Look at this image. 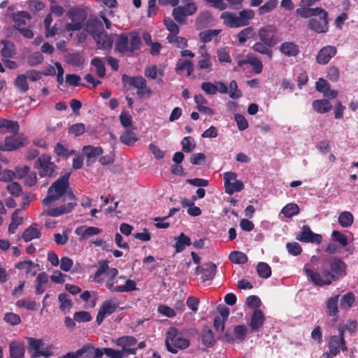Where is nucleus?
I'll return each mask as SVG.
<instances>
[{
  "instance_id": "nucleus-1",
  "label": "nucleus",
  "mask_w": 358,
  "mask_h": 358,
  "mask_svg": "<svg viewBox=\"0 0 358 358\" xmlns=\"http://www.w3.org/2000/svg\"><path fill=\"white\" fill-rule=\"evenodd\" d=\"M118 271L115 268H110L107 261H100L98 263V269L94 275L93 280L96 283L105 285V287L110 292H115V284L118 282V280L124 278L123 277L117 278Z\"/></svg>"
},
{
  "instance_id": "nucleus-2",
  "label": "nucleus",
  "mask_w": 358,
  "mask_h": 358,
  "mask_svg": "<svg viewBox=\"0 0 358 358\" xmlns=\"http://www.w3.org/2000/svg\"><path fill=\"white\" fill-rule=\"evenodd\" d=\"M85 30L92 36L98 48L108 50L112 48L113 43V35H108L106 31L101 30V23L97 20L89 19L85 24Z\"/></svg>"
},
{
  "instance_id": "nucleus-3",
  "label": "nucleus",
  "mask_w": 358,
  "mask_h": 358,
  "mask_svg": "<svg viewBox=\"0 0 358 358\" xmlns=\"http://www.w3.org/2000/svg\"><path fill=\"white\" fill-rule=\"evenodd\" d=\"M255 16V13L251 9H244L239 12L238 15L224 11L220 17L223 20V23L231 28H237L245 27L249 24L250 20Z\"/></svg>"
},
{
  "instance_id": "nucleus-4",
  "label": "nucleus",
  "mask_w": 358,
  "mask_h": 358,
  "mask_svg": "<svg viewBox=\"0 0 358 358\" xmlns=\"http://www.w3.org/2000/svg\"><path fill=\"white\" fill-rule=\"evenodd\" d=\"M69 173H66L52 183L48 189L47 196L43 200V206H50L64 195L69 187Z\"/></svg>"
},
{
  "instance_id": "nucleus-5",
  "label": "nucleus",
  "mask_w": 358,
  "mask_h": 358,
  "mask_svg": "<svg viewBox=\"0 0 358 358\" xmlns=\"http://www.w3.org/2000/svg\"><path fill=\"white\" fill-rule=\"evenodd\" d=\"M165 344L168 351L176 354L178 350L188 348L189 341L176 328L170 327L166 334Z\"/></svg>"
},
{
  "instance_id": "nucleus-6",
  "label": "nucleus",
  "mask_w": 358,
  "mask_h": 358,
  "mask_svg": "<svg viewBox=\"0 0 358 358\" xmlns=\"http://www.w3.org/2000/svg\"><path fill=\"white\" fill-rule=\"evenodd\" d=\"M303 271L307 277L317 286L329 285L337 278L328 268H323L321 273L313 271L307 265L303 267Z\"/></svg>"
},
{
  "instance_id": "nucleus-7",
  "label": "nucleus",
  "mask_w": 358,
  "mask_h": 358,
  "mask_svg": "<svg viewBox=\"0 0 358 358\" xmlns=\"http://www.w3.org/2000/svg\"><path fill=\"white\" fill-rule=\"evenodd\" d=\"M67 16L71 22L66 24V29L67 31H78L83 27L87 15L85 10L76 8L69 10Z\"/></svg>"
},
{
  "instance_id": "nucleus-8",
  "label": "nucleus",
  "mask_w": 358,
  "mask_h": 358,
  "mask_svg": "<svg viewBox=\"0 0 358 358\" xmlns=\"http://www.w3.org/2000/svg\"><path fill=\"white\" fill-rule=\"evenodd\" d=\"M28 342L29 348L32 351L31 358L39 357H50L52 355L51 347L45 346L42 339H38L33 337H26Z\"/></svg>"
},
{
  "instance_id": "nucleus-9",
  "label": "nucleus",
  "mask_w": 358,
  "mask_h": 358,
  "mask_svg": "<svg viewBox=\"0 0 358 358\" xmlns=\"http://www.w3.org/2000/svg\"><path fill=\"white\" fill-rule=\"evenodd\" d=\"M183 6H178L173 10V16L176 21L180 24L186 22V17L193 15L197 7L192 0H182Z\"/></svg>"
},
{
  "instance_id": "nucleus-10",
  "label": "nucleus",
  "mask_w": 358,
  "mask_h": 358,
  "mask_svg": "<svg viewBox=\"0 0 358 358\" xmlns=\"http://www.w3.org/2000/svg\"><path fill=\"white\" fill-rule=\"evenodd\" d=\"M122 80L137 89L136 94L140 98H148L152 94L151 90L147 86L146 80L142 77H130L124 75Z\"/></svg>"
},
{
  "instance_id": "nucleus-11",
  "label": "nucleus",
  "mask_w": 358,
  "mask_h": 358,
  "mask_svg": "<svg viewBox=\"0 0 358 358\" xmlns=\"http://www.w3.org/2000/svg\"><path fill=\"white\" fill-rule=\"evenodd\" d=\"M35 167L39 170L41 177L50 178L56 175V166L51 162V157L48 155L40 156L35 163Z\"/></svg>"
},
{
  "instance_id": "nucleus-12",
  "label": "nucleus",
  "mask_w": 358,
  "mask_h": 358,
  "mask_svg": "<svg viewBox=\"0 0 358 358\" xmlns=\"http://www.w3.org/2000/svg\"><path fill=\"white\" fill-rule=\"evenodd\" d=\"M223 179L225 192L229 195L241 192L244 189L243 182L237 180V174L234 172L229 171L224 173Z\"/></svg>"
},
{
  "instance_id": "nucleus-13",
  "label": "nucleus",
  "mask_w": 358,
  "mask_h": 358,
  "mask_svg": "<svg viewBox=\"0 0 358 358\" xmlns=\"http://www.w3.org/2000/svg\"><path fill=\"white\" fill-rule=\"evenodd\" d=\"M329 350L324 353L326 358H333L336 357L341 350L346 351L348 348L345 344V338L337 337L336 335L329 337L328 341Z\"/></svg>"
},
{
  "instance_id": "nucleus-14",
  "label": "nucleus",
  "mask_w": 358,
  "mask_h": 358,
  "mask_svg": "<svg viewBox=\"0 0 358 358\" xmlns=\"http://www.w3.org/2000/svg\"><path fill=\"white\" fill-rule=\"evenodd\" d=\"M324 13H320L319 17H313L308 22V27L314 31L322 34L326 33L329 30L328 13L323 9Z\"/></svg>"
},
{
  "instance_id": "nucleus-15",
  "label": "nucleus",
  "mask_w": 358,
  "mask_h": 358,
  "mask_svg": "<svg viewBox=\"0 0 358 358\" xmlns=\"http://www.w3.org/2000/svg\"><path fill=\"white\" fill-rule=\"evenodd\" d=\"M276 31L275 26L268 24L258 29V36L260 41L266 42L270 46H275L279 42L275 36Z\"/></svg>"
},
{
  "instance_id": "nucleus-16",
  "label": "nucleus",
  "mask_w": 358,
  "mask_h": 358,
  "mask_svg": "<svg viewBox=\"0 0 358 358\" xmlns=\"http://www.w3.org/2000/svg\"><path fill=\"white\" fill-rule=\"evenodd\" d=\"M136 343L137 340L134 337L129 336H122L115 341V344L122 348L121 352H122L124 357L136 353L138 348H132Z\"/></svg>"
},
{
  "instance_id": "nucleus-17",
  "label": "nucleus",
  "mask_w": 358,
  "mask_h": 358,
  "mask_svg": "<svg viewBox=\"0 0 358 358\" xmlns=\"http://www.w3.org/2000/svg\"><path fill=\"white\" fill-rule=\"evenodd\" d=\"M119 303L115 299H109L103 302L99 308L96 322L99 325L102 323L104 318L113 313L118 308Z\"/></svg>"
},
{
  "instance_id": "nucleus-18",
  "label": "nucleus",
  "mask_w": 358,
  "mask_h": 358,
  "mask_svg": "<svg viewBox=\"0 0 358 358\" xmlns=\"http://www.w3.org/2000/svg\"><path fill=\"white\" fill-rule=\"evenodd\" d=\"M102 231L99 227L81 225L76 228L75 234L79 237L80 241L87 240L90 241L95 236L101 234Z\"/></svg>"
},
{
  "instance_id": "nucleus-19",
  "label": "nucleus",
  "mask_w": 358,
  "mask_h": 358,
  "mask_svg": "<svg viewBox=\"0 0 358 358\" xmlns=\"http://www.w3.org/2000/svg\"><path fill=\"white\" fill-rule=\"evenodd\" d=\"M26 138L23 136L13 135L7 136L3 143H0V150L12 151L24 145Z\"/></svg>"
},
{
  "instance_id": "nucleus-20",
  "label": "nucleus",
  "mask_w": 358,
  "mask_h": 358,
  "mask_svg": "<svg viewBox=\"0 0 358 358\" xmlns=\"http://www.w3.org/2000/svg\"><path fill=\"white\" fill-rule=\"evenodd\" d=\"M296 239L301 242L319 244L322 241V236L313 233L308 225H303L301 231L296 235Z\"/></svg>"
},
{
  "instance_id": "nucleus-21",
  "label": "nucleus",
  "mask_w": 358,
  "mask_h": 358,
  "mask_svg": "<svg viewBox=\"0 0 358 358\" xmlns=\"http://www.w3.org/2000/svg\"><path fill=\"white\" fill-rule=\"evenodd\" d=\"M216 265L211 262H208L201 266H198L195 273L196 275H201V280L205 282L213 279L216 273Z\"/></svg>"
},
{
  "instance_id": "nucleus-22",
  "label": "nucleus",
  "mask_w": 358,
  "mask_h": 358,
  "mask_svg": "<svg viewBox=\"0 0 358 358\" xmlns=\"http://www.w3.org/2000/svg\"><path fill=\"white\" fill-rule=\"evenodd\" d=\"M67 195L72 201L64 206L48 209L45 213L49 216L58 217L63 214L70 213L76 205V203L75 202L76 197L72 192H68Z\"/></svg>"
},
{
  "instance_id": "nucleus-23",
  "label": "nucleus",
  "mask_w": 358,
  "mask_h": 358,
  "mask_svg": "<svg viewBox=\"0 0 358 358\" xmlns=\"http://www.w3.org/2000/svg\"><path fill=\"white\" fill-rule=\"evenodd\" d=\"M336 48L332 45H327L323 47L317 53L316 60L320 64H327L330 59L336 54Z\"/></svg>"
},
{
  "instance_id": "nucleus-24",
  "label": "nucleus",
  "mask_w": 358,
  "mask_h": 358,
  "mask_svg": "<svg viewBox=\"0 0 358 358\" xmlns=\"http://www.w3.org/2000/svg\"><path fill=\"white\" fill-rule=\"evenodd\" d=\"M279 51L287 57H296L300 52L299 45L292 41L282 43L279 46Z\"/></svg>"
},
{
  "instance_id": "nucleus-25",
  "label": "nucleus",
  "mask_w": 358,
  "mask_h": 358,
  "mask_svg": "<svg viewBox=\"0 0 358 358\" xmlns=\"http://www.w3.org/2000/svg\"><path fill=\"white\" fill-rule=\"evenodd\" d=\"M20 125L17 122L9 120L6 119L0 120V134H6L8 132L13 135L18 133Z\"/></svg>"
},
{
  "instance_id": "nucleus-26",
  "label": "nucleus",
  "mask_w": 358,
  "mask_h": 358,
  "mask_svg": "<svg viewBox=\"0 0 358 358\" xmlns=\"http://www.w3.org/2000/svg\"><path fill=\"white\" fill-rule=\"evenodd\" d=\"M10 358H24L25 347L23 342L13 341L9 344Z\"/></svg>"
},
{
  "instance_id": "nucleus-27",
  "label": "nucleus",
  "mask_w": 358,
  "mask_h": 358,
  "mask_svg": "<svg viewBox=\"0 0 358 358\" xmlns=\"http://www.w3.org/2000/svg\"><path fill=\"white\" fill-rule=\"evenodd\" d=\"M329 266L332 273L343 276L346 274V264L341 259L334 257L329 261Z\"/></svg>"
},
{
  "instance_id": "nucleus-28",
  "label": "nucleus",
  "mask_w": 358,
  "mask_h": 358,
  "mask_svg": "<svg viewBox=\"0 0 358 358\" xmlns=\"http://www.w3.org/2000/svg\"><path fill=\"white\" fill-rule=\"evenodd\" d=\"M83 151L87 156L86 163L87 166L94 163L96 158L103 153V149L101 147H93L91 145L84 146Z\"/></svg>"
},
{
  "instance_id": "nucleus-29",
  "label": "nucleus",
  "mask_w": 358,
  "mask_h": 358,
  "mask_svg": "<svg viewBox=\"0 0 358 358\" xmlns=\"http://www.w3.org/2000/svg\"><path fill=\"white\" fill-rule=\"evenodd\" d=\"M80 356L83 358H101V351L100 348H96L93 345H85L79 349Z\"/></svg>"
},
{
  "instance_id": "nucleus-30",
  "label": "nucleus",
  "mask_w": 358,
  "mask_h": 358,
  "mask_svg": "<svg viewBox=\"0 0 358 358\" xmlns=\"http://www.w3.org/2000/svg\"><path fill=\"white\" fill-rule=\"evenodd\" d=\"M296 13L300 17L308 18L310 17H316L320 13H324L322 8H310L308 6H300V8L296 10Z\"/></svg>"
},
{
  "instance_id": "nucleus-31",
  "label": "nucleus",
  "mask_w": 358,
  "mask_h": 358,
  "mask_svg": "<svg viewBox=\"0 0 358 358\" xmlns=\"http://www.w3.org/2000/svg\"><path fill=\"white\" fill-rule=\"evenodd\" d=\"M265 317L261 310H255L251 315L250 327L252 330H259L264 324Z\"/></svg>"
},
{
  "instance_id": "nucleus-32",
  "label": "nucleus",
  "mask_w": 358,
  "mask_h": 358,
  "mask_svg": "<svg viewBox=\"0 0 358 358\" xmlns=\"http://www.w3.org/2000/svg\"><path fill=\"white\" fill-rule=\"evenodd\" d=\"M194 101L196 104V108L199 112L208 114L209 115H213L214 114V110L206 106L208 103V101L203 95H195Z\"/></svg>"
},
{
  "instance_id": "nucleus-33",
  "label": "nucleus",
  "mask_w": 358,
  "mask_h": 358,
  "mask_svg": "<svg viewBox=\"0 0 358 358\" xmlns=\"http://www.w3.org/2000/svg\"><path fill=\"white\" fill-rule=\"evenodd\" d=\"M339 294L330 297L327 301V315L329 317H334L338 313V303L339 301Z\"/></svg>"
},
{
  "instance_id": "nucleus-34",
  "label": "nucleus",
  "mask_w": 358,
  "mask_h": 358,
  "mask_svg": "<svg viewBox=\"0 0 358 358\" xmlns=\"http://www.w3.org/2000/svg\"><path fill=\"white\" fill-rule=\"evenodd\" d=\"M273 46H270L266 42L262 41L256 42L252 47V49L258 53L265 55L268 57L270 59L272 58L273 51L271 49Z\"/></svg>"
},
{
  "instance_id": "nucleus-35",
  "label": "nucleus",
  "mask_w": 358,
  "mask_h": 358,
  "mask_svg": "<svg viewBox=\"0 0 358 358\" xmlns=\"http://www.w3.org/2000/svg\"><path fill=\"white\" fill-rule=\"evenodd\" d=\"M175 241L174 248L176 252H182L186 246H189L192 244L190 238L183 233H181L178 236L176 237Z\"/></svg>"
},
{
  "instance_id": "nucleus-36",
  "label": "nucleus",
  "mask_w": 358,
  "mask_h": 358,
  "mask_svg": "<svg viewBox=\"0 0 358 358\" xmlns=\"http://www.w3.org/2000/svg\"><path fill=\"white\" fill-rule=\"evenodd\" d=\"M41 236V231L36 227V224H31L26 229L22 234V238L25 242L31 241L34 238H38Z\"/></svg>"
},
{
  "instance_id": "nucleus-37",
  "label": "nucleus",
  "mask_w": 358,
  "mask_h": 358,
  "mask_svg": "<svg viewBox=\"0 0 358 358\" xmlns=\"http://www.w3.org/2000/svg\"><path fill=\"white\" fill-rule=\"evenodd\" d=\"M187 71V76H192L194 71V65L191 60L179 59L176 65V71Z\"/></svg>"
},
{
  "instance_id": "nucleus-38",
  "label": "nucleus",
  "mask_w": 358,
  "mask_h": 358,
  "mask_svg": "<svg viewBox=\"0 0 358 358\" xmlns=\"http://www.w3.org/2000/svg\"><path fill=\"white\" fill-rule=\"evenodd\" d=\"M145 76L147 78L155 80L157 83L162 82V77L163 73L162 71L159 70L155 65L146 67L145 69Z\"/></svg>"
},
{
  "instance_id": "nucleus-39",
  "label": "nucleus",
  "mask_w": 358,
  "mask_h": 358,
  "mask_svg": "<svg viewBox=\"0 0 358 358\" xmlns=\"http://www.w3.org/2000/svg\"><path fill=\"white\" fill-rule=\"evenodd\" d=\"M313 108L317 113H325L331 109L332 106L328 100L320 99L313 102Z\"/></svg>"
},
{
  "instance_id": "nucleus-40",
  "label": "nucleus",
  "mask_w": 358,
  "mask_h": 358,
  "mask_svg": "<svg viewBox=\"0 0 358 358\" xmlns=\"http://www.w3.org/2000/svg\"><path fill=\"white\" fill-rule=\"evenodd\" d=\"M20 209H16L12 214L11 222L8 226V232L14 234L19 225L22 224V217L20 216Z\"/></svg>"
},
{
  "instance_id": "nucleus-41",
  "label": "nucleus",
  "mask_w": 358,
  "mask_h": 358,
  "mask_svg": "<svg viewBox=\"0 0 358 358\" xmlns=\"http://www.w3.org/2000/svg\"><path fill=\"white\" fill-rule=\"evenodd\" d=\"M338 222L342 227H349L354 222V216L349 211H343L338 215Z\"/></svg>"
},
{
  "instance_id": "nucleus-42",
  "label": "nucleus",
  "mask_w": 358,
  "mask_h": 358,
  "mask_svg": "<svg viewBox=\"0 0 358 358\" xmlns=\"http://www.w3.org/2000/svg\"><path fill=\"white\" fill-rule=\"evenodd\" d=\"M48 282V275L42 272L39 273L36 279V292L37 294H42L45 291V285Z\"/></svg>"
},
{
  "instance_id": "nucleus-43",
  "label": "nucleus",
  "mask_w": 358,
  "mask_h": 358,
  "mask_svg": "<svg viewBox=\"0 0 358 358\" xmlns=\"http://www.w3.org/2000/svg\"><path fill=\"white\" fill-rule=\"evenodd\" d=\"M177 35L178 34H169L166 37L168 42L180 49L187 48V41L185 38L178 36Z\"/></svg>"
},
{
  "instance_id": "nucleus-44",
  "label": "nucleus",
  "mask_w": 358,
  "mask_h": 358,
  "mask_svg": "<svg viewBox=\"0 0 358 358\" xmlns=\"http://www.w3.org/2000/svg\"><path fill=\"white\" fill-rule=\"evenodd\" d=\"M201 341L206 347H211L215 343L214 335L211 329L205 328L201 332Z\"/></svg>"
},
{
  "instance_id": "nucleus-45",
  "label": "nucleus",
  "mask_w": 358,
  "mask_h": 358,
  "mask_svg": "<svg viewBox=\"0 0 358 358\" xmlns=\"http://www.w3.org/2000/svg\"><path fill=\"white\" fill-rule=\"evenodd\" d=\"M281 213L288 218L296 215L299 213V206L294 203H288L282 208Z\"/></svg>"
},
{
  "instance_id": "nucleus-46",
  "label": "nucleus",
  "mask_w": 358,
  "mask_h": 358,
  "mask_svg": "<svg viewBox=\"0 0 358 358\" xmlns=\"http://www.w3.org/2000/svg\"><path fill=\"white\" fill-rule=\"evenodd\" d=\"M36 264L31 261H23L20 262L15 264V267L19 270H24L27 274L31 273V275H35L36 273V271L32 269L36 267Z\"/></svg>"
},
{
  "instance_id": "nucleus-47",
  "label": "nucleus",
  "mask_w": 358,
  "mask_h": 358,
  "mask_svg": "<svg viewBox=\"0 0 358 358\" xmlns=\"http://www.w3.org/2000/svg\"><path fill=\"white\" fill-rule=\"evenodd\" d=\"M220 29H208L200 32L199 38L203 43H208L216 38L220 34Z\"/></svg>"
},
{
  "instance_id": "nucleus-48",
  "label": "nucleus",
  "mask_w": 358,
  "mask_h": 358,
  "mask_svg": "<svg viewBox=\"0 0 358 358\" xmlns=\"http://www.w3.org/2000/svg\"><path fill=\"white\" fill-rule=\"evenodd\" d=\"M1 43L3 45L1 50L2 57L3 58L12 57L15 54V48L13 43L8 41H2Z\"/></svg>"
},
{
  "instance_id": "nucleus-49",
  "label": "nucleus",
  "mask_w": 358,
  "mask_h": 358,
  "mask_svg": "<svg viewBox=\"0 0 358 358\" xmlns=\"http://www.w3.org/2000/svg\"><path fill=\"white\" fill-rule=\"evenodd\" d=\"M254 34V29L252 27H248L242 29L237 35L239 43H245L248 39L251 38Z\"/></svg>"
},
{
  "instance_id": "nucleus-50",
  "label": "nucleus",
  "mask_w": 358,
  "mask_h": 358,
  "mask_svg": "<svg viewBox=\"0 0 358 358\" xmlns=\"http://www.w3.org/2000/svg\"><path fill=\"white\" fill-rule=\"evenodd\" d=\"M355 300L353 293L348 292L342 296L341 299V308L343 310H348L352 306Z\"/></svg>"
},
{
  "instance_id": "nucleus-51",
  "label": "nucleus",
  "mask_w": 358,
  "mask_h": 358,
  "mask_svg": "<svg viewBox=\"0 0 358 358\" xmlns=\"http://www.w3.org/2000/svg\"><path fill=\"white\" fill-rule=\"evenodd\" d=\"M229 258L231 262L237 264H243L248 262L247 255L245 253L238 251L231 252Z\"/></svg>"
},
{
  "instance_id": "nucleus-52",
  "label": "nucleus",
  "mask_w": 358,
  "mask_h": 358,
  "mask_svg": "<svg viewBox=\"0 0 358 358\" xmlns=\"http://www.w3.org/2000/svg\"><path fill=\"white\" fill-rule=\"evenodd\" d=\"M278 0H268L261 6L258 9V14L263 15L265 13H270L278 5Z\"/></svg>"
},
{
  "instance_id": "nucleus-53",
  "label": "nucleus",
  "mask_w": 358,
  "mask_h": 358,
  "mask_svg": "<svg viewBox=\"0 0 358 358\" xmlns=\"http://www.w3.org/2000/svg\"><path fill=\"white\" fill-rule=\"evenodd\" d=\"M58 300L60 303L59 308L64 312L69 310L73 306V302L68 298V295L65 293L59 294Z\"/></svg>"
},
{
  "instance_id": "nucleus-54",
  "label": "nucleus",
  "mask_w": 358,
  "mask_h": 358,
  "mask_svg": "<svg viewBox=\"0 0 358 358\" xmlns=\"http://www.w3.org/2000/svg\"><path fill=\"white\" fill-rule=\"evenodd\" d=\"M258 275L263 278H268L271 275L270 266L265 262H259L257 266Z\"/></svg>"
},
{
  "instance_id": "nucleus-55",
  "label": "nucleus",
  "mask_w": 358,
  "mask_h": 358,
  "mask_svg": "<svg viewBox=\"0 0 358 358\" xmlns=\"http://www.w3.org/2000/svg\"><path fill=\"white\" fill-rule=\"evenodd\" d=\"M27 80V76L24 74H20L15 78V87L22 92H26L29 90Z\"/></svg>"
},
{
  "instance_id": "nucleus-56",
  "label": "nucleus",
  "mask_w": 358,
  "mask_h": 358,
  "mask_svg": "<svg viewBox=\"0 0 358 358\" xmlns=\"http://www.w3.org/2000/svg\"><path fill=\"white\" fill-rule=\"evenodd\" d=\"M198 67L201 70H204L206 73H210L213 71V62L211 57H201L198 61Z\"/></svg>"
},
{
  "instance_id": "nucleus-57",
  "label": "nucleus",
  "mask_w": 358,
  "mask_h": 358,
  "mask_svg": "<svg viewBox=\"0 0 358 358\" xmlns=\"http://www.w3.org/2000/svg\"><path fill=\"white\" fill-rule=\"evenodd\" d=\"M137 289L136 283L133 280H127L124 285L116 286L114 289L115 292H131Z\"/></svg>"
},
{
  "instance_id": "nucleus-58",
  "label": "nucleus",
  "mask_w": 358,
  "mask_h": 358,
  "mask_svg": "<svg viewBox=\"0 0 358 358\" xmlns=\"http://www.w3.org/2000/svg\"><path fill=\"white\" fill-rule=\"evenodd\" d=\"M69 232L70 230L69 229H65L62 234L55 233L54 234V241L55 243L58 245H65L69 240Z\"/></svg>"
},
{
  "instance_id": "nucleus-59",
  "label": "nucleus",
  "mask_w": 358,
  "mask_h": 358,
  "mask_svg": "<svg viewBox=\"0 0 358 358\" xmlns=\"http://www.w3.org/2000/svg\"><path fill=\"white\" fill-rule=\"evenodd\" d=\"M92 65H93L96 69V73L99 77L103 78L106 74V69L104 63L101 59L99 57L94 58L91 62Z\"/></svg>"
},
{
  "instance_id": "nucleus-60",
  "label": "nucleus",
  "mask_w": 358,
  "mask_h": 358,
  "mask_svg": "<svg viewBox=\"0 0 358 358\" xmlns=\"http://www.w3.org/2000/svg\"><path fill=\"white\" fill-rule=\"evenodd\" d=\"M101 357L106 355L109 358H123L124 357L121 350H117L110 348H100Z\"/></svg>"
},
{
  "instance_id": "nucleus-61",
  "label": "nucleus",
  "mask_w": 358,
  "mask_h": 358,
  "mask_svg": "<svg viewBox=\"0 0 358 358\" xmlns=\"http://www.w3.org/2000/svg\"><path fill=\"white\" fill-rule=\"evenodd\" d=\"M44 60L43 55L39 52L31 53L27 58V62L31 66L41 64Z\"/></svg>"
},
{
  "instance_id": "nucleus-62",
  "label": "nucleus",
  "mask_w": 358,
  "mask_h": 358,
  "mask_svg": "<svg viewBox=\"0 0 358 358\" xmlns=\"http://www.w3.org/2000/svg\"><path fill=\"white\" fill-rule=\"evenodd\" d=\"M120 141L127 145H131L137 141L136 134L131 131H126L120 136Z\"/></svg>"
},
{
  "instance_id": "nucleus-63",
  "label": "nucleus",
  "mask_w": 358,
  "mask_h": 358,
  "mask_svg": "<svg viewBox=\"0 0 358 358\" xmlns=\"http://www.w3.org/2000/svg\"><path fill=\"white\" fill-rule=\"evenodd\" d=\"M128 38L125 35H120L115 44V50L120 52H124L127 50Z\"/></svg>"
},
{
  "instance_id": "nucleus-64",
  "label": "nucleus",
  "mask_w": 358,
  "mask_h": 358,
  "mask_svg": "<svg viewBox=\"0 0 358 358\" xmlns=\"http://www.w3.org/2000/svg\"><path fill=\"white\" fill-rule=\"evenodd\" d=\"M181 144L182 146V150L185 152H192L196 146L195 141L194 138L191 136L185 137L182 140Z\"/></svg>"
}]
</instances>
